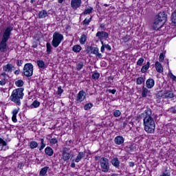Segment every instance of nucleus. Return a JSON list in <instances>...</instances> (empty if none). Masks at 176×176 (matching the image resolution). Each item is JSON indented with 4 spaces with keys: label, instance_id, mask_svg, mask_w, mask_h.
<instances>
[{
    "label": "nucleus",
    "instance_id": "nucleus-1",
    "mask_svg": "<svg viewBox=\"0 0 176 176\" xmlns=\"http://www.w3.org/2000/svg\"><path fill=\"white\" fill-rule=\"evenodd\" d=\"M143 124L144 126V131L149 134H153L156 129L155 120L152 117V109L148 108L146 111V118L143 119Z\"/></svg>",
    "mask_w": 176,
    "mask_h": 176
},
{
    "label": "nucleus",
    "instance_id": "nucleus-2",
    "mask_svg": "<svg viewBox=\"0 0 176 176\" xmlns=\"http://www.w3.org/2000/svg\"><path fill=\"white\" fill-rule=\"evenodd\" d=\"M24 98V88H17L12 91L10 100L18 107L21 105V100Z\"/></svg>",
    "mask_w": 176,
    "mask_h": 176
},
{
    "label": "nucleus",
    "instance_id": "nucleus-3",
    "mask_svg": "<svg viewBox=\"0 0 176 176\" xmlns=\"http://www.w3.org/2000/svg\"><path fill=\"white\" fill-rule=\"evenodd\" d=\"M12 31H13L12 26H8L4 30L2 40L0 43V52H1V53H3V52H6V49H8V45L6 44V42L9 41L10 35H12Z\"/></svg>",
    "mask_w": 176,
    "mask_h": 176
},
{
    "label": "nucleus",
    "instance_id": "nucleus-4",
    "mask_svg": "<svg viewBox=\"0 0 176 176\" xmlns=\"http://www.w3.org/2000/svg\"><path fill=\"white\" fill-rule=\"evenodd\" d=\"M63 41H64V36L59 32H55L53 34L52 45L54 47H58Z\"/></svg>",
    "mask_w": 176,
    "mask_h": 176
},
{
    "label": "nucleus",
    "instance_id": "nucleus-5",
    "mask_svg": "<svg viewBox=\"0 0 176 176\" xmlns=\"http://www.w3.org/2000/svg\"><path fill=\"white\" fill-rule=\"evenodd\" d=\"M100 164L102 173L109 172V160L108 158L104 157H101Z\"/></svg>",
    "mask_w": 176,
    "mask_h": 176
},
{
    "label": "nucleus",
    "instance_id": "nucleus-6",
    "mask_svg": "<svg viewBox=\"0 0 176 176\" xmlns=\"http://www.w3.org/2000/svg\"><path fill=\"white\" fill-rule=\"evenodd\" d=\"M23 75L26 78H31L34 75V65L32 63H26L23 67Z\"/></svg>",
    "mask_w": 176,
    "mask_h": 176
},
{
    "label": "nucleus",
    "instance_id": "nucleus-7",
    "mask_svg": "<svg viewBox=\"0 0 176 176\" xmlns=\"http://www.w3.org/2000/svg\"><path fill=\"white\" fill-rule=\"evenodd\" d=\"M86 52L88 54H95L97 58H102V54L100 53V50L97 47L88 46Z\"/></svg>",
    "mask_w": 176,
    "mask_h": 176
},
{
    "label": "nucleus",
    "instance_id": "nucleus-8",
    "mask_svg": "<svg viewBox=\"0 0 176 176\" xmlns=\"http://www.w3.org/2000/svg\"><path fill=\"white\" fill-rule=\"evenodd\" d=\"M155 23H166L167 14L164 11L159 12L154 18Z\"/></svg>",
    "mask_w": 176,
    "mask_h": 176
},
{
    "label": "nucleus",
    "instance_id": "nucleus-9",
    "mask_svg": "<svg viewBox=\"0 0 176 176\" xmlns=\"http://www.w3.org/2000/svg\"><path fill=\"white\" fill-rule=\"evenodd\" d=\"M86 96H87V94L84 90L80 91L76 98V104H80V102H83V101L86 100Z\"/></svg>",
    "mask_w": 176,
    "mask_h": 176
},
{
    "label": "nucleus",
    "instance_id": "nucleus-10",
    "mask_svg": "<svg viewBox=\"0 0 176 176\" xmlns=\"http://www.w3.org/2000/svg\"><path fill=\"white\" fill-rule=\"evenodd\" d=\"M62 159L64 162H68L71 159V153H69V148L65 147L62 151Z\"/></svg>",
    "mask_w": 176,
    "mask_h": 176
},
{
    "label": "nucleus",
    "instance_id": "nucleus-11",
    "mask_svg": "<svg viewBox=\"0 0 176 176\" xmlns=\"http://www.w3.org/2000/svg\"><path fill=\"white\" fill-rule=\"evenodd\" d=\"M82 5V0H72L71 1V7L74 10H76V9L80 8Z\"/></svg>",
    "mask_w": 176,
    "mask_h": 176
},
{
    "label": "nucleus",
    "instance_id": "nucleus-12",
    "mask_svg": "<svg viewBox=\"0 0 176 176\" xmlns=\"http://www.w3.org/2000/svg\"><path fill=\"white\" fill-rule=\"evenodd\" d=\"M174 97H175V95L173 91H170V90L164 91V98H165V100H173Z\"/></svg>",
    "mask_w": 176,
    "mask_h": 176
},
{
    "label": "nucleus",
    "instance_id": "nucleus-13",
    "mask_svg": "<svg viewBox=\"0 0 176 176\" xmlns=\"http://www.w3.org/2000/svg\"><path fill=\"white\" fill-rule=\"evenodd\" d=\"M149 94H151V90H149L146 87L143 85L142 87V98H146L147 96H149Z\"/></svg>",
    "mask_w": 176,
    "mask_h": 176
},
{
    "label": "nucleus",
    "instance_id": "nucleus-14",
    "mask_svg": "<svg viewBox=\"0 0 176 176\" xmlns=\"http://www.w3.org/2000/svg\"><path fill=\"white\" fill-rule=\"evenodd\" d=\"M96 36H98L100 41H102V39H108L109 34L106 32H98Z\"/></svg>",
    "mask_w": 176,
    "mask_h": 176
},
{
    "label": "nucleus",
    "instance_id": "nucleus-15",
    "mask_svg": "<svg viewBox=\"0 0 176 176\" xmlns=\"http://www.w3.org/2000/svg\"><path fill=\"white\" fill-rule=\"evenodd\" d=\"M114 142L116 145H123L124 144V138L122 135L116 136L114 138Z\"/></svg>",
    "mask_w": 176,
    "mask_h": 176
},
{
    "label": "nucleus",
    "instance_id": "nucleus-16",
    "mask_svg": "<svg viewBox=\"0 0 176 176\" xmlns=\"http://www.w3.org/2000/svg\"><path fill=\"white\" fill-rule=\"evenodd\" d=\"M111 163L116 168H119V167H120V161H119V158H118V157H114L111 160Z\"/></svg>",
    "mask_w": 176,
    "mask_h": 176
},
{
    "label": "nucleus",
    "instance_id": "nucleus-17",
    "mask_svg": "<svg viewBox=\"0 0 176 176\" xmlns=\"http://www.w3.org/2000/svg\"><path fill=\"white\" fill-rule=\"evenodd\" d=\"M155 86V80L153 78H148L146 80V87L147 89H153Z\"/></svg>",
    "mask_w": 176,
    "mask_h": 176
},
{
    "label": "nucleus",
    "instance_id": "nucleus-18",
    "mask_svg": "<svg viewBox=\"0 0 176 176\" xmlns=\"http://www.w3.org/2000/svg\"><path fill=\"white\" fill-rule=\"evenodd\" d=\"M0 146H2L1 151H8V149H9L8 143L1 138H0Z\"/></svg>",
    "mask_w": 176,
    "mask_h": 176
},
{
    "label": "nucleus",
    "instance_id": "nucleus-19",
    "mask_svg": "<svg viewBox=\"0 0 176 176\" xmlns=\"http://www.w3.org/2000/svg\"><path fill=\"white\" fill-rule=\"evenodd\" d=\"M85 156H86V151L79 152L75 159L76 163H79V162H80V160H82Z\"/></svg>",
    "mask_w": 176,
    "mask_h": 176
},
{
    "label": "nucleus",
    "instance_id": "nucleus-20",
    "mask_svg": "<svg viewBox=\"0 0 176 176\" xmlns=\"http://www.w3.org/2000/svg\"><path fill=\"white\" fill-rule=\"evenodd\" d=\"M13 68H14V67L12 64L8 63L3 67V71H4V72H12Z\"/></svg>",
    "mask_w": 176,
    "mask_h": 176
},
{
    "label": "nucleus",
    "instance_id": "nucleus-21",
    "mask_svg": "<svg viewBox=\"0 0 176 176\" xmlns=\"http://www.w3.org/2000/svg\"><path fill=\"white\" fill-rule=\"evenodd\" d=\"M164 25V23L160 25L159 23H153L151 27L154 31H159V30H160V28H162Z\"/></svg>",
    "mask_w": 176,
    "mask_h": 176
},
{
    "label": "nucleus",
    "instance_id": "nucleus-22",
    "mask_svg": "<svg viewBox=\"0 0 176 176\" xmlns=\"http://www.w3.org/2000/svg\"><path fill=\"white\" fill-rule=\"evenodd\" d=\"M155 69L157 72H159V74H162V72H163V66L159 61L155 62Z\"/></svg>",
    "mask_w": 176,
    "mask_h": 176
},
{
    "label": "nucleus",
    "instance_id": "nucleus-23",
    "mask_svg": "<svg viewBox=\"0 0 176 176\" xmlns=\"http://www.w3.org/2000/svg\"><path fill=\"white\" fill-rule=\"evenodd\" d=\"M45 153L47 156H53V153H54V151L53 150V148H52V147L47 146L45 148Z\"/></svg>",
    "mask_w": 176,
    "mask_h": 176
},
{
    "label": "nucleus",
    "instance_id": "nucleus-24",
    "mask_svg": "<svg viewBox=\"0 0 176 176\" xmlns=\"http://www.w3.org/2000/svg\"><path fill=\"white\" fill-rule=\"evenodd\" d=\"M36 64L38 68H43V69H45V68H47V65H46V63H45V61L42 60H37Z\"/></svg>",
    "mask_w": 176,
    "mask_h": 176
},
{
    "label": "nucleus",
    "instance_id": "nucleus-25",
    "mask_svg": "<svg viewBox=\"0 0 176 176\" xmlns=\"http://www.w3.org/2000/svg\"><path fill=\"white\" fill-rule=\"evenodd\" d=\"M17 113H19V109H15L12 111V120L14 122V123H16L17 122Z\"/></svg>",
    "mask_w": 176,
    "mask_h": 176
},
{
    "label": "nucleus",
    "instance_id": "nucleus-26",
    "mask_svg": "<svg viewBox=\"0 0 176 176\" xmlns=\"http://www.w3.org/2000/svg\"><path fill=\"white\" fill-rule=\"evenodd\" d=\"M151 65V63L149 62H147L145 65H143L141 68V72L142 74H145L148 69H149V67Z\"/></svg>",
    "mask_w": 176,
    "mask_h": 176
},
{
    "label": "nucleus",
    "instance_id": "nucleus-27",
    "mask_svg": "<svg viewBox=\"0 0 176 176\" xmlns=\"http://www.w3.org/2000/svg\"><path fill=\"white\" fill-rule=\"evenodd\" d=\"M28 146L30 149H36V148H38V142L36 141H31L29 142Z\"/></svg>",
    "mask_w": 176,
    "mask_h": 176
},
{
    "label": "nucleus",
    "instance_id": "nucleus-28",
    "mask_svg": "<svg viewBox=\"0 0 176 176\" xmlns=\"http://www.w3.org/2000/svg\"><path fill=\"white\" fill-rule=\"evenodd\" d=\"M49 170V166H45L44 168H41L39 172L40 176H45L47 173V170Z\"/></svg>",
    "mask_w": 176,
    "mask_h": 176
},
{
    "label": "nucleus",
    "instance_id": "nucleus-29",
    "mask_svg": "<svg viewBox=\"0 0 176 176\" xmlns=\"http://www.w3.org/2000/svg\"><path fill=\"white\" fill-rule=\"evenodd\" d=\"M155 97L158 100H162V98H164V91H160L157 94H155Z\"/></svg>",
    "mask_w": 176,
    "mask_h": 176
},
{
    "label": "nucleus",
    "instance_id": "nucleus-30",
    "mask_svg": "<svg viewBox=\"0 0 176 176\" xmlns=\"http://www.w3.org/2000/svg\"><path fill=\"white\" fill-rule=\"evenodd\" d=\"M39 19H45L47 17V12L46 10H41L38 12Z\"/></svg>",
    "mask_w": 176,
    "mask_h": 176
},
{
    "label": "nucleus",
    "instance_id": "nucleus-31",
    "mask_svg": "<svg viewBox=\"0 0 176 176\" xmlns=\"http://www.w3.org/2000/svg\"><path fill=\"white\" fill-rule=\"evenodd\" d=\"M39 105H41V102H39V101H38V100H34L32 102V104H30L29 108H30V109H32L33 108H38L39 107Z\"/></svg>",
    "mask_w": 176,
    "mask_h": 176
},
{
    "label": "nucleus",
    "instance_id": "nucleus-32",
    "mask_svg": "<svg viewBox=\"0 0 176 176\" xmlns=\"http://www.w3.org/2000/svg\"><path fill=\"white\" fill-rule=\"evenodd\" d=\"M72 50L74 52V53H80V50H82V47L79 45H74Z\"/></svg>",
    "mask_w": 176,
    "mask_h": 176
},
{
    "label": "nucleus",
    "instance_id": "nucleus-33",
    "mask_svg": "<svg viewBox=\"0 0 176 176\" xmlns=\"http://www.w3.org/2000/svg\"><path fill=\"white\" fill-rule=\"evenodd\" d=\"M15 85L16 87H19V89H23L24 86V81L23 80H18L15 82Z\"/></svg>",
    "mask_w": 176,
    "mask_h": 176
},
{
    "label": "nucleus",
    "instance_id": "nucleus-34",
    "mask_svg": "<svg viewBox=\"0 0 176 176\" xmlns=\"http://www.w3.org/2000/svg\"><path fill=\"white\" fill-rule=\"evenodd\" d=\"M40 141H41V146H40L38 151H40V152H41L42 151H43V149H45V147L46 146V143H45V139H43V138H41Z\"/></svg>",
    "mask_w": 176,
    "mask_h": 176
},
{
    "label": "nucleus",
    "instance_id": "nucleus-35",
    "mask_svg": "<svg viewBox=\"0 0 176 176\" xmlns=\"http://www.w3.org/2000/svg\"><path fill=\"white\" fill-rule=\"evenodd\" d=\"M86 41H87V36L85 34H82L80 38V45H85L86 43Z\"/></svg>",
    "mask_w": 176,
    "mask_h": 176
},
{
    "label": "nucleus",
    "instance_id": "nucleus-36",
    "mask_svg": "<svg viewBox=\"0 0 176 176\" xmlns=\"http://www.w3.org/2000/svg\"><path fill=\"white\" fill-rule=\"evenodd\" d=\"M142 83H145V78H144V77H138L136 79V84L140 85H142Z\"/></svg>",
    "mask_w": 176,
    "mask_h": 176
},
{
    "label": "nucleus",
    "instance_id": "nucleus-37",
    "mask_svg": "<svg viewBox=\"0 0 176 176\" xmlns=\"http://www.w3.org/2000/svg\"><path fill=\"white\" fill-rule=\"evenodd\" d=\"M99 78H100V73H98V72L96 70L92 74V79H94V80H97Z\"/></svg>",
    "mask_w": 176,
    "mask_h": 176
},
{
    "label": "nucleus",
    "instance_id": "nucleus-38",
    "mask_svg": "<svg viewBox=\"0 0 176 176\" xmlns=\"http://www.w3.org/2000/svg\"><path fill=\"white\" fill-rule=\"evenodd\" d=\"M46 47H47V54H50V53H52V50L53 49V47H52V45L50 44V43H46Z\"/></svg>",
    "mask_w": 176,
    "mask_h": 176
},
{
    "label": "nucleus",
    "instance_id": "nucleus-39",
    "mask_svg": "<svg viewBox=\"0 0 176 176\" xmlns=\"http://www.w3.org/2000/svg\"><path fill=\"white\" fill-rule=\"evenodd\" d=\"M92 12H93V7L89 6L85 10L83 14H90V13H91Z\"/></svg>",
    "mask_w": 176,
    "mask_h": 176
},
{
    "label": "nucleus",
    "instance_id": "nucleus-40",
    "mask_svg": "<svg viewBox=\"0 0 176 176\" xmlns=\"http://www.w3.org/2000/svg\"><path fill=\"white\" fill-rule=\"evenodd\" d=\"M93 108V103H87L84 105L85 111H89Z\"/></svg>",
    "mask_w": 176,
    "mask_h": 176
},
{
    "label": "nucleus",
    "instance_id": "nucleus-41",
    "mask_svg": "<svg viewBox=\"0 0 176 176\" xmlns=\"http://www.w3.org/2000/svg\"><path fill=\"white\" fill-rule=\"evenodd\" d=\"M146 116V109L144 111V113H142L141 114L138 115L137 116V119H138V120L140 119H142V118H144V119H145Z\"/></svg>",
    "mask_w": 176,
    "mask_h": 176
},
{
    "label": "nucleus",
    "instance_id": "nucleus-42",
    "mask_svg": "<svg viewBox=\"0 0 176 176\" xmlns=\"http://www.w3.org/2000/svg\"><path fill=\"white\" fill-rule=\"evenodd\" d=\"M113 115L115 118H119L122 115V112L120 110H115L113 113Z\"/></svg>",
    "mask_w": 176,
    "mask_h": 176
},
{
    "label": "nucleus",
    "instance_id": "nucleus-43",
    "mask_svg": "<svg viewBox=\"0 0 176 176\" xmlns=\"http://www.w3.org/2000/svg\"><path fill=\"white\" fill-rule=\"evenodd\" d=\"M49 141H50V144H51V145H56V144H57L58 142V140H57L56 138L49 139Z\"/></svg>",
    "mask_w": 176,
    "mask_h": 176
},
{
    "label": "nucleus",
    "instance_id": "nucleus-44",
    "mask_svg": "<svg viewBox=\"0 0 176 176\" xmlns=\"http://www.w3.org/2000/svg\"><path fill=\"white\" fill-rule=\"evenodd\" d=\"M8 83V78H1L0 80V86H5Z\"/></svg>",
    "mask_w": 176,
    "mask_h": 176
},
{
    "label": "nucleus",
    "instance_id": "nucleus-45",
    "mask_svg": "<svg viewBox=\"0 0 176 176\" xmlns=\"http://www.w3.org/2000/svg\"><path fill=\"white\" fill-rule=\"evenodd\" d=\"M142 64H144V58L141 57L137 61V65H139V67H142Z\"/></svg>",
    "mask_w": 176,
    "mask_h": 176
},
{
    "label": "nucleus",
    "instance_id": "nucleus-46",
    "mask_svg": "<svg viewBox=\"0 0 176 176\" xmlns=\"http://www.w3.org/2000/svg\"><path fill=\"white\" fill-rule=\"evenodd\" d=\"M83 68V62H80L77 65H76V69L77 71H80Z\"/></svg>",
    "mask_w": 176,
    "mask_h": 176
},
{
    "label": "nucleus",
    "instance_id": "nucleus-47",
    "mask_svg": "<svg viewBox=\"0 0 176 176\" xmlns=\"http://www.w3.org/2000/svg\"><path fill=\"white\" fill-rule=\"evenodd\" d=\"M131 39V38L129 35H126L125 36L122 37V40L124 41V43L129 42Z\"/></svg>",
    "mask_w": 176,
    "mask_h": 176
},
{
    "label": "nucleus",
    "instance_id": "nucleus-48",
    "mask_svg": "<svg viewBox=\"0 0 176 176\" xmlns=\"http://www.w3.org/2000/svg\"><path fill=\"white\" fill-rule=\"evenodd\" d=\"M64 93V89H62L61 86L58 87L57 95L61 96Z\"/></svg>",
    "mask_w": 176,
    "mask_h": 176
},
{
    "label": "nucleus",
    "instance_id": "nucleus-49",
    "mask_svg": "<svg viewBox=\"0 0 176 176\" xmlns=\"http://www.w3.org/2000/svg\"><path fill=\"white\" fill-rule=\"evenodd\" d=\"M174 17H176L175 12H173L172 14H171V21H172V23H176V19H174Z\"/></svg>",
    "mask_w": 176,
    "mask_h": 176
},
{
    "label": "nucleus",
    "instance_id": "nucleus-50",
    "mask_svg": "<svg viewBox=\"0 0 176 176\" xmlns=\"http://www.w3.org/2000/svg\"><path fill=\"white\" fill-rule=\"evenodd\" d=\"M23 63H24V60H17V61H16L17 67H21V65H23Z\"/></svg>",
    "mask_w": 176,
    "mask_h": 176
},
{
    "label": "nucleus",
    "instance_id": "nucleus-51",
    "mask_svg": "<svg viewBox=\"0 0 176 176\" xmlns=\"http://www.w3.org/2000/svg\"><path fill=\"white\" fill-rule=\"evenodd\" d=\"M164 60V54L161 53L160 54V62L163 63Z\"/></svg>",
    "mask_w": 176,
    "mask_h": 176
},
{
    "label": "nucleus",
    "instance_id": "nucleus-52",
    "mask_svg": "<svg viewBox=\"0 0 176 176\" xmlns=\"http://www.w3.org/2000/svg\"><path fill=\"white\" fill-rule=\"evenodd\" d=\"M107 93H111V94H115L116 93V89H107Z\"/></svg>",
    "mask_w": 176,
    "mask_h": 176
},
{
    "label": "nucleus",
    "instance_id": "nucleus-53",
    "mask_svg": "<svg viewBox=\"0 0 176 176\" xmlns=\"http://www.w3.org/2000/svg\"><path fill=\"white\" fill-rule=\"evenodd\" d=\"M104 47L105 49H107V50H108L109 52H111L112 50V47H111V45H109V44H106L104 45Z\"/></svg>",
    "mask_w": 176,
    "mask_h": 176
},
{
    "label": "nucleus",
    "instance_id": "nucleus-54",
    "mask_svg": "<svg viewBox=\"0 0 176 176\" xmlns=\"http://www.w3.org/2000/svg\"><path fill=\"white\" fill-rule=\"evenodd\" d=\"M169 111H170V113H176L175 107H170L169 109Z\"/></svg>",
    "mask_w": 176,
    "mask_h": 176
},
{
    "label": "nucleus",
    "instance_id": "nucleus-55",
    "mask_svg": "<svg viewBox=\"0 0 176 176\" xmlns=\"http://www.w3.org/2000/svg\"><path fill=\"white\" fill-rule=\"evenodd\" d=\"M23 167H24V163L20 162V163L18 164V168H20V169L21 170V169H23Z\"/></svg>",
    "mask_w": 176,
    "mask_h": 176
},
{
    "label": "nucleus",
    "instance_id": "nucleus-56",
    "mask_svg": "<svg viewBox=\"0 0 176 176\" xmlns=\"http://www.w3.org/2000/svg\"><path fill=\"white\" fill-rule=\"evenodd\" d=\"M63 27L65 30H71V25H63Z\"/></svg>",
    "mask_w": 176,
    "mask_h": 176
},
{
    "label": "nucleus",
    "instance_id": "nucleus-57",
    "mask_svg": "<svg viewBox=\"0 0 176 176\" xmlns=\"http://www.w3.org/2000/svg\"><path fill=\"white\" fill-rule=\"evenodd\" d=\"M90 21H91V17H90L89 19H85L82 23H90Z\"/></svg>",
    "mask_w": 176,
    "mask_h": 176
},
{
    "label": "nucleus",
    "instance_id": "nucleus-58",
    "mask_svg": "<svg viewBox=\"0 0 176 176\" xmlns=\"http://www.w3.org/2000/svg\"><path fill=\"white\" fill-rule=\"evenodd\" d=\"M100 52H101V53H104V52H105V45H102V47L100 48Z\"/></svg>",
    "mask_w": 176,
    "mask_h": 176
},
{
    "label": "nucleus",
    "instance_id": "nucleus-59",
    "mask_svg": "<svg viewBox=\"0 0 176 176\" xmlns=\"http://www.w3.org/2000/svg\"><path fill=\"white\" fill-rule=\"evenodd\" d=\"M129 167H134V166H135V164L133 162H129Z\"/></svg>",
    "mask_w": 176,
    "mask_h": 176
},
{
    "label": "nucleus",
    "instance_id": "nucleus-60",
    "mask_svg": "<svg viewBox=\"0 0 176 176\" xmlns=\"http://www.w3.org/2000/svg\"><path fill=\"white\" fill-rule=\"evenodd\" d=\"M1 76H3V79H6V72H3L1 74Z\"/></svg>",
    "mask_w": 176,
    "mask_h": 176
},
{
    "label": "nucleus",
    "instance_id": "nucleus-61",
    "mask_svg": "<svg viewBox=\"0 0 176 176\" xmlns=\"http://www.w3.org/2000/svg\"><path fill=\"white\" fill-rule=\"evenodd\" d=\"M32 47H34V49L38 47V43H36V42H34L32 45Z\"/></svg>",
    "mask_w": 176,
    "mask_h": 176
},
{
    "label": "nucleus",
    "instance_id": "nucleus-62",
    "mask_svg": "<svg viewBox=\"0 0 176 176\" xmlns=\"http://www.w3.org/2000/svg\"><path fill=\"white\" fill-rule=\"evenodd\" d=\"M71 167L72 168H75V167H76V164H75V162H72L71 164Z\"/></svg>",
    "mask_w": 176,
    "mask_h": 176
},
{
    "label": "nucleus",
    "instance_id": "nucleus-63",
    "mask_svg": "<svg viewBox=\"0 0 176 176\" xmlns=\"http://www.w3.org/2000/svg\"><path fill=\"white\" fill-rule=\"evenodd\" d=\"M15 75H20V69H17L14 72Z\"/></svg>",
    "mask_w": 176,
    "mask_h": 176
},
{
    "label": "nucleus",
    "instance_id": "nucleus-64",
    "mask_svg": "<svg viewBox=\"0 0 176 176\" xmlns=\"http://www.w3.org/2000/svg\"><path fill=\"white\" fill-rule=\"evenodd\" d=\"M170 79H172L173 80H174V82H176V76L174 75H172V78H170Z\"/></svg>",
    "mask_w": 176,
    "mask_h": 176
}]
</instances>
